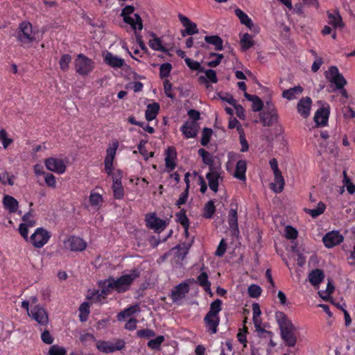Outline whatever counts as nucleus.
I'll use <instances>...</instances> for the list:
<instances>
[{
  "mask_svg": "<svg viewBox=\"0 0 355 355\" xmlns=\"http://www.w3.org/2000/svg\"><path fill=\"white\" fill-rule=\"evenodd\" d=\"M63 246L70 251H83L87 248V243L80 237L71 236L63 241Z\"/></svg>",
  "mask_w": 355,
  "mask_h": 355,
  "instance_id": "nucleus-9",
  "label": "nucleus"
},
{
  "mask_svg": "<svg viewBox=\"0 0 355 355\" xmlns=\"http://www.w3.org/2000/svg\"><path fill=\"white\" fill-rule=\"evenodd\" d=\"M139 311L138 305L135 306H130L126 309H125L123 311H121L117 315V319L118 320H123L126 318L130 317L137 313Z\"/></svg>",
  "mask_w": 355,
  "mask_h": 355,
  "instance_id": "nucleus-39",
  "label": "nucleus"
},
{
  "mask_svg": "<svg viewBox=\"0 0 355 355\" xmlns=\"http://www.w3.org/2000/svg\"><path fill=\"white\" fill-rule=\"evenodd\" d=\"M112 189L115 199L121 200L123 198L125 191L122 182L112 183Z\"/></svg>",
  "mask_w": 355,
  "mask_h": 355,
  "instance_id": "nucleus-46",
  "label": "nucleus"
},
{
  "mask_svg": "<svg viewBox=\"0 0 355 355\" xmlns=\"http://www.w3.org/2000/svg\"><path fill=\"white\" fill-rule=\"evenodd\" d=\"M51 234L42 227L37 228L29 237L28 241L35 248H41L46 245L50 239Z\"/></svg>",
  "mask_w": 355,
  "mask_h": 355,
  "instance_id": "nucleus-6",
  "label": "nucleus"
},
{
  "mask_svg": "<svg viewBox=\"0 0 355 355\" xmlns=\"http://www.w3.org/2000/svg\"><path fill=\"white\" fill-rule=\"evenodd\" d=\"M105 62L113 68H121L125 64L124 60L110 52H107L104 58Z\"/></svg>",
  "mask_w": 355,
  "mask_h": 355,
  "instance_id": "nucleus-25",
  "label": "nucleus"
},
{
  "mask_svg": "<svg viewBox=\"0 0 355 355\" xmlns=\"http://www.w3.org/2000/svg\"><path fill=\"white\" fill-rule=\"evenodd\" d=\"M275 318L281 331V337L286 345L294 347L297 343L295 327L284 312L277 311Z\"/></svg>",
  "mask_w": 355,
  "mask_h": 355,
  "instance_id": "nucleus-2",
  "label": "nucleus"
},
{
  "mask_svg": "<svg viewBox=\"0 0 355 355\" xmlns=\"http://www.w3.org/2000/svg\"><path fill=\"white\" fill-rule=\"evenodd\" d=\"M227 223L233 236H236L239 233L238 225L237 205L231 204V208L228 212Z\"/></svg>",
  "mask_w": 355,
  "mask_h": 355,
  "instance_id": "nucleus-13",
  "label": "nucleus"
},
{
  "mask_svg": "<svg viewBox=\"0 0 355 355\" xmlns=\"http://www.w3.org/2000/svg\"><path fill=\"white\" fill-rule=\"evenodd\" d=\"M198 155L202 157L205 164L209 166V169L212 168L214 159L212 155L204 148H200L198 151Z\"/></svg>",
  "mask_w": 355,
  "mask_h": 355,
  "instance_id": "nucleus-43",
  "label": "nucleus"
},
{
  "mask_svg": "<svg viewBox=\"0 0 355 355\" xmlns=\"http://www.w3.org/2000/svg\"><path fill=\"white\" fill-rule=\"evenodd\" d=\"M212 57H215L216 58L207 62V65L211 68H214L218 66L220 64L222 60L224 58L223 54L218 53L216 52H210L209 53L208 58H210Z\"/></svg>",
  "mask_w": 355,
  "mask_h": 355,
  "instance_id": "nucleus-45",
  "label": "nucleus"
},
{
  "mask_svg": "<svg viewBox=\"0 0 355 355\" xmlns=\"http://www.w3.org/2000/svg\"><path fill=\"white\" fill-rule=\"evenodd\" d=\"M135 11V7L132 6H125L121 13V15L123 18L124 22L130 25L131 28L134 31H141L143 28V23L142 19L139 14L135 13L134 15L135 19L132 18L130 16V15L132 14Z\"/></svg>",
  "mask_w": 355,
  "mask_h": 355,
  "instance_id": "nucleus-5",
  "label": "nucleus"
},
{
  "mask_svg": "<svg viewBox=\"0 0 355 355\" xmlns=\"http://www.w3.org/2000/svg\"><path fill=\"white\" fill-rule=\"evenodd\" d=\"M151 36L153 37V39L149 40V42H148L149 46L155 51L166 52V49L163 46L162 42V40H160V38L157 37L154 33H151Z\"/></svg>",
  "mask_w": 355,
  "mask_h": 355,
  "instance_id": "nucleus-37",
  "label": "nucleus"
},
{
  "mask_svg": "<svg viewBox=\"0 0 355 355\" xmlns=\"http://www.w3.org/2000/svg\"><path fill=\"white\" fill-rule=\"evenodd\" d=\"M185 63L187 67L193 71H197L198 72L205 71V68L201 66L200 62L193 60L189 58H185Z\"/></svg>",
  "mask_w": 355,
  "mask_h": 355,
  "instance_id": "nucleus-51",
  "label": "nucleus"
},
{
  "mask_svg": "<svg viewBox=\"0 0 355 355\" xmlns=\"http://www.w3.org/2000/svg\"><path fill=\"white\" fill-rule=\"evenodd\" d=\"M103 202V197L101 195L96 193H90V205L100 206Z\"/></svg>",
  "mask_w": 355,
  "mask_h": 355,
  "instance_id": "nucleus-61",
  "label": "nucleus"
},
{
  "mask_svg": "<svg viewBox=\"0 0 355 355\" xmlns=\"http://www.w3.org/2000/svg\"><path fill=\"white\" fill-rule=\"evenodd\" d=\"M240 44L243 51H246L254 46V42L251 35L245 33L241 38Z\"/></svg>",
  "mask_w": 355,
  "mask_h": 355,
  "instance_id": "nucleus-41",
  "label": "nucleus"
},
{
  "mask_svg": "<svg viewBox=\"0 0 355 355\" xmlns=\"http://www.w3.org/2000/svg\"><path fill=\"white\" fill-rule=\"evenodd\" d=\"M125 345L124 340L121 339L115 342L99 340L96 343V347L100 352L109 354L122 349Z\"/></svg>",
  "mask_w": 355,
  "mask_h": 355,
  "instance_id": "nucleus-8",
  "label": "nucleus"
},
{
  "mask_svg": "<svg viewBox=\"0 0 355 355\" xmlns=\"http://www.w3.org/2000/svg\"><path fill=\"white\" fill-rule=\"evenodd\" d=\"M213 134L211 128H204L202 131V137L200 139V144L203 146H206L210 141L211 137Z\"/></svg>",
  "mask_w": 355,
  "mask_h": 355,
  "instance_id": "nucleus-50",
  "label": "nucleus"
},
{
  "mask_svg": "<svg viewBox=\"0 0 355 355\" xmlns=\"http://www.w3.org/2000/svg\"><path fill=\"white\" fill-rule=\"evenodd\" d=\"M140 275L137 270H132L128 274L122 275L119 277H109L105 280L98 282L99 290L90 293V304H103L107 296L113 291L124 293L129 291L132 283Z\"/></svg>",
  "mask_w": 355,
  "mask_h": 355,
  "instance_id": "nucleus-1",
  "label": "nucleus"
},
{
  "mask_svg": "<svg viewBox=\"0 0 355 355\" xmlns=\"http://www.w3.org/2000/svg\"><path fill=\"white\" fill-rule=\"evenodd\" d=\"M146 226L154 230L155 233H160L166 227L167 223L166 220L158 218L155 213L147 214L145 217Z\"/></svg>",
  "mask_w": 355,
  "mask_h": 355,
  "instance_id": "nucleus-7",
  "label": "nucleus"
},
{
  "mask_svg": "<svg viewBox=\"0 0 355 355\" xmlns=\"http://www.w3.org/2000/svg\"><path fill=\"white\" fill-rule=\"evenodd\" d=\"M28 316L41 326H46L49 323L48 313L40 305H35L28 312Z\"/></svg>",
  "mask_w": 355,
  "mask_h": 355,
  "instance_id": "nucleus-10",
  "label": "nucleus"
},
{
  "mask_svg": "<svg viewBox=\"0 0 355 355\" xmlns=\"http://www.w3.org/2000/svg\"><path fill=\"white\" fill-rule=\"evenodd\" d=\"M248 291L250 297L253 298L259 297L262 291L261 288L257 284L250 285Z\"/></svg>",
  "mask_w": 355,
  "mask_h": 355,
  "instance_id": "nucleus-58",
  "label": "nucleus"
},
{
  "mask_svg": "<svg viewBox=\"0 0 355 355\" xmlns=\"http://www.w3.org/2000/svg\"><path fill=\"white\" fill-rule=\"evenodd\" d=\"M312 101L310 97H304L300 99L297 105V112L303 118H307L310 114Z\"/></svg>",
  "mask_w": 355,
  "mask_h": 355,
  "instance_id": "nucleus-21",
  "label": "nucleus"
},
{
  "mask_svg": "<svg viewBox=\"0 0 355 355\" xmlns=\"http://www.w3.org/2000/svg\"><path fill=\"white\" fill-rule=\"evenodd\" d=\"M327 17L329 24L331 25L334 28H343L344 26L342 17L337 10H334V12L327 11Z\"/></svg>",
  "mask_w": 355,
  "mask_h": 355,
  "instance_id": "nucleus-27",
  "label": "nucleus"
},
{
  "mask_svg": "<svg viewBox=\"0 0 355 355\" xmlns=\"http://www.w3.org/2000/svg\"><path fill=\"white\" fill-rule=\"evenodd\" d=\"M71 61V58L69 54H64L60 58L59 61L60 67L62 71H67L69 69V64Z\"/></svg>",
  "mask_w": 355,
  "mask_h": 355,
  "instance_id": "nucleus-56",
  "label": "nucleus"
},
{
  "mask_svg": "<svg viewBox=\"0 0 355 355\" xmlns=\"http://www.w3.org/2000/svg\"><path fill=\"white\" fill-rule=\"evenodd\" d=\"M200 125L196 121H185L180 127V131L182 132L185 139L195 138L199 131Z\"/></svg>",
  "mask_w": 355,
  "mask_h": 355,
  "instance_id": "nucleus-14",
  "label": "nucleus"
},
{
  "mask_svg": "<svg viewBox=\"0 0 355 355\" xmlns=\"http://www.w3.org/2000/svg\"><path fill=\"white\" fill-rule=\"evenodd\" d=\"M79 318L81 322H85L89 318V303L83 302L79 308Z\"/></svg>",
  "mask_w": 355,
  "mask_h": 355,
  "instance_id": "nucleus-53",
  "label": "nucleus"
},
{
  "mask_svg": "<svg viewBox=\"0 0 355 355\" xmlns=\"http://www.w3.org/2000/svg\"><path fill=\"white\" fill-rule=\"evenodd\" d=\"M260 118L264 126H271L277 121V114L273 105L261 113Z\"/></svg>",
  "mask_w": 355,
  "mask_h": 355,
  "instance_id": "nucleus-18",
  "label": "nucleus"
},
{
  "mask_svg": "<svg viewBox=\"0 0 355 355\" xmlns=\"http://www.w3.org/2000/svg\"><path fill=\"white\" fill-rule=\"evenodd\" d=\"M275 182L271 184V189L276 193H281L284 187V178L282 175V172L274 173Z\"/></svg>",
  "mask_w": 355,
  "mask_h": 355,
  "instance_id": "nucleus-33",
  "label": "nucleus"
},
{
  "mask_svg": "<svg viewBox=\"0 0 355 355\" xmlns=\"http://www.w3.org/2000/svg\"><path fill=\"white\" fill-rule=\"evenodd\" d=\"M176 221L180 223L183 227H189V220L186 214V210L182 209L178 213L175 214Z\"/></svg>",
  "mask_w": 355,
  "mask_h": 355,
  "instance_id": "nucleus-47",
  "label": "nucleus"
},
{
  "mask_svg": "<svg viewBox=\"0 0 355 355\" xmlns=\"http://www.w3.org/2000/svg\"><path fill=\"white\" fill-rule=\"evenodd\" d=\"M155 336V332L150 329H142L137 331V336L141 338H150Z\"/></svg>",
  "mask_w": 355,
  "mask_h": 355,
  "instance_id": "nucleus-57",
  "label": "nucleus"
},
{
  "mask_svg": "<svg viewBox=\"0 0 355 355\" xmlns=\"http://www.w3.org/2000/svg\"><path fill=\"white\" fill-rule=\"evenodd\" d=\"M223 301L216 299L210 304L209 310L207 314L210 315L219 317V313L222 310Z\"/></svg>",
  "mask_w": 355,
  "mask_h": 355,
  "instance_id": "nucleus-36",
  "label": "nucleus"
},
{
  "mask_svg": "<svg viewBox=\"0 0 355 355\" xmlns=\"http://www.w3.org/2000/svg\"><path fill=\"white\" fill-rule=\"evenodd\" d=\"M325 76L329 82L335 85L336 89L340 90V94L343 97L345 98H348L347 92L344 89L347 81L344 76L339 72L337 67H330L329 71L325 72Z\"/></svg>",
  "mask_w": 355,
  "mask_h": 355,
  "instance_id": "nucleus-4",
  "label": "nucleus"
},
{
  "mask_svg": "<svg viewBox=\"0 0 355 355\" xmlns=\"http://www.w3.org/2000/svg\"><path fill=\"white\" fill-rule=\"evenodd\" d=\"M215 211L216 207L214 205V202L212 200H210L205 205L202 216L205 218H211Z\"/></svg>",
  "mask_w": 355,
  "mask_h": 355,
  "instance_id": "nucleus-44",
  "label": "nucleus"
},
{
  "mask_svg": "<svg viewBox=\"0 0 355 355\" xmlns=\"http://www.w3.org/2000/svg\"><path fill=\"white\" fill-rule=\"evenodd\" d=\"M308 279L312 286H318L324 279V272L321 269H314L309 272Z\"/></svg>",
  "mask_w": 355,
  "mask_h": 355,
  "instance_id": "nucleus-23",
  "label": "nucleus"
},
{
  "mask_svg": "<svg viewBox=\"0 0 355 355\" xmlns=\"http://www.w3.org/2000/svg\"><path fill=\"white\" fill-rule=\"evenodd\" d=\"M298 236V232L295 228L288 225L285 228V236L288 239H295Z\"/></svg>",
  "mask_w": 355,
  "mask_h": 355,
  "instance_id": "nucleus-60",
  "label": "nucleus"
},
{
  "mask_svg": "<svg viewBox=\"0 0 355 355\" xmlns=\"http://www.w3.org/2000/svg\"><path fill=\"white\" fill-rule=\"evenodd\" d=\"M46 168L58 174H62L66 171V164L62 159L49 157L44 161Z\"/></svg>",
  "mask_w": 355,
  "mask_h": 355,
  "instance_id": "nucleus-11",
  "label": "nucleus"
},
{
  "mask_svg": "<svg viewBox=\"0 0 355 355\" xmlns=\"http://www.w3.org/2000/svg\"><path fill=\"white\" fill-rule=\"evenodd\" d=\"M205 41L214 46V49L216 51L223 50V40L218 35H207L205 37Z\"/></svg>",
  "mask_w": 355,
  "mask_h": 355,
  "instance_id": "nucleus-29",
  "label": "nucleus"
},
{
  "mask_svg": "<svg viewBox=\"0 0 355 355\" xmlns=\"http://www.w3.org/2000/svg\"><path fill=\"white\" fill-rule=\"evenodd\" d=\"M0 142L4 149H7L13 142V139L9 137L8 132L3 128L0 130Z\"/></svg>",
  "mask_w": 355,
  "mask_h": 355,
  "instance_id": "nucleus-49",
  "label": "nucleus"
},
{
  "mask_svg": "<svg viewBox=\"0 0 355 355\" xmlns=\"http://www.w3.org/2000/svg\"><path fill=\"white\" fill-rule=\"evenodd\" d=\"M344 241L343 236L338 231H331L327 233L322 238L324 246L331 248L340 244Z\"/></svg>",
  "mask_w": 355,
  "mask_h": 355,
  "instance_id": "nucleus-12",
  "label": "nucleus"
},
{
  "mask_svg": "<svg viewBox=\"0 0 355 355\" xmlns=\"http://www.w3.org/2000/svg\"><path fill=\"white\" fill-rule=\"evenodd\" d=\"M172 69L171 63L166 62L161 64L159 67V76L161 78H168Z\"/></svg>",
  "mask_w": 355,
  "mask_h": 355,
  "instance_id": "nucleus-55",
  "label": "nucleus"
},
{
  "mask_svg": "<svg viewBox=\"0 0 355 355\" xmlns=\"http://www.w3.org/2000/svg\"><path fill=\"white\" fill-rule=\"evenodd\" d=\"M37 35V31L33 29L32 24L27 21L20 23L16 32L17 40L24 48L31 47Z\"/></svg>",
  "mask_w": 355,
  "mask_h": 355,
  "instance_id": "nucleus-3",
  "label": "nucleus"
},
{
  "mask_svg": "<svg viewBox=\"0 0 355 355\" xmlns=\"http://www.w3.org/2000/svg\"><path fill=\"white\" fill-rule=\"evenodd\" d=\"M44 181L46 184L51 188L56 187V179L55 177L51 173H46L44 175Z\"/></svg>",
  "mask_w": 355,
  "mask_h": 355,
  "instance_id": "nucleus-64",
  "label": "nucleus"
},
{
  "mask_svg": "<svg viewBox=\"0 0 355 355\" xmlns=\"http://www.w3.org/2000/svg\"><path fill=\"white\" fill-rule=\"evenodd\" d=\"M76 71L81 76H86L89 71V60L83 55L78 54L74 61Z\"/></svg>",
  "mask_w": 355,
  "mask_h": 355,
  "instance_id": "nucleus-17",
  "label": "nucleus"
},
{
  "mask_svg": "<svg viewBox=\"0 0 355 355\" xmlns=\"http://www.w3.org/2000/svg\"><path fill=\"white\" fill-rule=\"evenodd\" d=\"M66 353L64 347L56 345H52L49 350V355H65Z\"/></svg>",
  "mask_w": 355,
  "mask_h": 355,
  "instance_id": "nucleus-59",
  "label": "nucleus"
},
{
  "mask_svg": "<svg viewBox=\"0 0 355 355\" xmlns=\"http://www.w3.org/2000/svg\"><path fill=\"white\" fill-rule=\"evenodd\" d=\"M189 285L187 282H182L178 284L171 293V299L173 302H177L185 297L186 295L189 292Z\"/></svg>",
  "mask_w": 355,
  "mask_h": 355,
  "instance_id": "nucleus-15",
  "label": "nucleus"
},
{
  "mask_svg": "<svg viewBox=\"0 0 355 355\" xmlns=\"http://www.w3.org/2000/svg\"><path fill=\"white\" fill-rule=\"evenodd\" d=\"M118 143H114L113 146L109 147L106 150V157L104 160L105 173L110 174V168L113 167V162L116 155Z\"/></svg>",
  "mask_w": 355,
  "mask_h": 355,
  "instance_id": "nucleus-20",
  "label": "nucleus"
},
{
  "mask_svg": "<svg viewBox=\"0 0 355 355\" xmlns=\"http://www.w3.org/2000/svg\"><path fill=\"white\" fill-rule=\"evenodd\" d=\"M326 205L322 202H319L315 209H305L306 213L309 214L312 218H317L324 213Z\"/></svg>",
  "mask_w": 355,
  "mask_h": 355,
  "instance_id": "nucleus-40",
  "label": "nucleus"
},
{
  "mask_svg": "<svg viewBox=\"0 0 355 355\" xmlns=\"http://www.w3.org/2000/svg\"><path fill=\"white\" fill-rule=\"evenodd\" d=\"M164 89L165 94L166 95L167 97H168L171 99L175 98V96L172 92V84L167 79H166L164 81Z\"/></svg>",
  "mask_w": 355,
  "mask_h": 355,
  "instance_id": "nucleus-63",
  "label": "nucleus"
},
{
  "mask_svg": "<svg viewBox=\"0 0 355 355\" xmlns=\"http://www.w3.org/2000/svg\"><path fill=\"white\" fill-rule=\"evenodd\" d=\"M110 174H107V176H110L112 180V183H120L122 182L121 180L123 178V171L119 168H114V167L110 168Z\"/></svg>",
  "mask_w": 355,
  "mask_h": 355,
  "instance_id": "nucleus-48",
  "label": "nucleus"
},
{
  "mask_svg": "<svg viewBox=\"0 0 355 355\" xmlns=\"http://www.w3.org/2000/svg\"><path fill=\"white\" fill-rule=\"evenodd\" d=\"M237 131L239 133L240 143L241 145V151L244 153L248 150L249 145L247 140L245 138L244 130L241 125L237 127Z\"/></svg>",
  "mask_w": 355,
  "mask_h": 355,
  "instance_id": "nucleus-52",
  "label": "nucleus"
},
{
  "mask_svg": "<svg viewBox=\"0 0 355 355\" xmlns=\"http://www.w3.org/2000/svg\"><path fill=\"white\" fill-rule=\"evenodd\" d=\"M177 158V152L174 147H168L166 150L165 165L168 172L173 171L176 167L175 162Z\"/></svg>",
  "mask_w": 355,
  "mask_h": 355,
  "instance_id": "nucleus-22",
  "label": "nucleus"
},
{
  "mask_svg": "<svg viewBox=\"0 0 355 355\" xmlns=\"http://www.w3.org/2000/svg\"><path fill=\"white\" fill-rule=\"evenodd\" d=\"M218 96L223 101L228 103L231 105H236V100H235L233 96L228 93H219Z\"/></svg>",
  "mask_w": 355,
  "mask_h": 355,
  "instance_id": "nucleus-62",
  "label": "nucleus"
},
{
  "mask_svg": "<svg viewBox=\"0 0 355 355\" xmlns=\"http://www.w3.org/2000/svg\"><path fill=\"white\" fill-rule=\"evenodd\" d=\"M206 178L208 180L209 187L214 192H217L218 190V180L220 175L218 172L213 171V168L209 169V172L206 174Z\"/></svg>",
  "mask_w": 355,
  "mask_h": 355,
  "instance_id": "nucleus-24",
  "label": "nucleus"
},
{
  "mask_svg": "<svg viewBox=\"0 0 355 355\" xmlns=\"http://www.w3.org/2000/svg\"><path fill=\"white\" fill-rule=\"evenodd\" d=\"M202 73H205V77L202 76H200L199 81L200 83H207L208 80L212 83H216L218 82L216 73L214 70L211 69H205V71H202Z\"/></svg>",
  "mask_w": 355,
  "mask_h": 355,
  "instance_id": "nucleus-35",
  "label": "nucleus"
},
{
  "mask_svg": "<svg viewBox=\"0 0 355 355\" xmlns=\"http://www.w3.org/2000/svg\"><path fill=\"white\" fill-rule=\"evenodd\" d=\"M203 322L207 332L211 335L216 334L220 323V317L206 314Z\"/></svg>",
  "mask_w": 355,
  "mask_h": 355,
  "instance_id": "nucleus-19",
  "label": "nucleus"
},
{
  "mask_svg": "<svg viewBox=\"0 0 355 355\" xmlns=\"http://www.w3.org/2000/svg\"><path fill=\"white\" fill-rule=\"evenodd\" d=\"M35 223H32V222L31 223L30 222L29 225L24 224V223H21L19 225V234L26 240V241H28V240H29V238L28 236V227H33V226H35Z\"/></svg>",
  "mask_w": 355,
  "mask_h": 355,
  "instance_id": "nucleus-54",
  "label": "nucleus"
},
{
  "mask_svg": "<svg viewBox=\"0 0 355 355\" xmlns=\"http://www.w3.org/2000/svg\"><path fill=\"white\" fill-rule=\"evenodd\" d=\"M247 170L246 161L240 159L237 162L234 172V177L240 180H245V173Z\"/></svg>",
  "mask_w": 355,
  "mask_h": 355,
  "instance_id": "nucleus-31",
  "label": "nucleus"
},
{
  "mask_svg": "<svg viewBox=\"0 0 355 355\" xmlns=\"http://www.w3.org/2000/svg\"><path fill=\"white\" fill-rule=\"evenodd\" d=\"M165 338L164 336H157L155 339L150 340L147 343V346L152 350H159Z\"/></svg>",
  "mask_w": 355,
  "mask_h": 355,
  "instance_id": "nucleus-42",
  "label": "nucleus"
},
{
  "mask_svg": "<svg viewBox=\"0 0 355 355\" xmlns=\"http://www.w3.org/2000/svg\"><path fill=\"white\" fill-rule=\"evenodd\" d=\"M234 13L236 16L239 19L240 22L242 24L246 26L250 30H252L254 27V24L252 23V19L248 17L247 14H245L242 10L240 8H236L234 10Z\"/></svg>",
  "mask_w": 355,
  "mask_h": 355,
  "instance_id": "nucleus-34",
  "label": "nucleus"
},
{
  "mask_svg": "<svg viewBox=\"0 0 355 355\" xmlns=\"http://www.w3.org/2000/svg\"><path fill=\"white\" fill-rule=\"evenodd\" d=\"M208 275L205 272H201L198 277L197 280L199 285L203 287L206 292H211V282L208 279Z\"/></svg>",
  "mask_w": 355,
  "mask_h": 355,
  "instance_id": "nucleus-38",
  "label": "nucleus"
},
{
  "mask_svg": "<svg viewBox=\"0 0 355 355\" xmlns=\"http://www.w3.org/2000/svg\"><path fill=\"white\" fill-rule=\"evenodd\" d=\"M3 205L10 213L16 212L19 207L18 201L9 195H6L3 197Z\"/></svg>",
  "mask_w": 355,
  "mask_h": 355,
  "instance_id": "nucleus-28",
  "label": "nucleus"
},
{
  "mask_svg": "<svg viewBox=\"0 0 355 355\" xmlns=\"http://www.w3.org/2000/svg\"><path fill=\"white\" fill-rule=\"evenodd\" d=\"M303 88L300 85L295 86L288 89L283 91L282 96L288 101L295 99L297 96L300 95L303 92Z\"/></svg>",
  "mask_w": 355,
  "mask_h": 355,
  "instance_id": "nucleus-30",
  "label": "nucleus"
},
{
  "mask_svg": "<svg viewBox=\"0 0 355 355\" xmlns=\"http://www.w3.org/2000/svg\"><path fill=\"white\" fill-rule=\"evenodd\" d=\"M329 112L325 108L318 109L314 115V121L318 125L324 126L327 124Z\"/></svg>",
  "mask_w": 355,
  "mask_h": 355,
  "instance_id": "nucleus-26",
  "label": "nucleus"
},
{
  "mask_svg": "<svg viewBox=\"0 0 355 355\" xmlns=\"http://www.w3.org/2000/svg\"><path fill=\"white\" fill-rule=\"evenodd\" d=\"M159 104L158 103H153L151 104H148L146 107V110L145 112V117L148 121H151L154 120L159 111Z\"/></svg>",
  "mask_w": 355,
  "mask_h": 355,
  "instance_id": "nucleus-32",
  "label": "nucleus"
},
{
  "mask_svg": "<svg viewBox=\"0 0 355 355\" xmlns=\"http://www.w3.org/2000/svg\"><path fill=\"white\" fill-rule=\"evenodd\" d=\"M178 19L182 26L185 28V30L182 31V35L183 37L192 35L198 33L196 24L191 21L187 17L182 14H179Z\"/></svg>",
  "mask_w": 355,
  "mask_h": 355,
  "instance_id": "nucleus-16",
  "label": "nucleus"
}]
</instances>
